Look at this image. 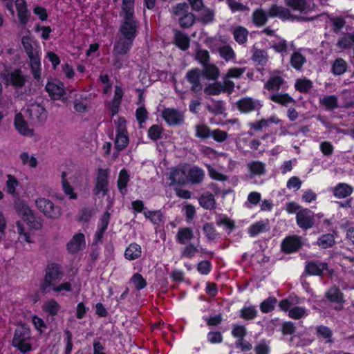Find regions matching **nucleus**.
Masks as SVG:
<instances>
[{
  "label": "nucleus",
  "mask_w": 354,
  "mask_h": 354,
  "mask_svg": "<svg viewBox=\"0 0 354 354\" xmlns=\"http://www.w3.org/2000/svg\"><path fill=\"white\" fill-rule=\"evenodd\" d=\"M27 223L28 226L33 230H40L42 227L43 223L41 219L37 218L34 213L24 221Z\"/></svg>",
  "instance_id": "58"
},
{
  "label": "nucleus",
  "mask_w": 354,
  "mask_h": 354,
  "mask_svg": "<svg viewBox=\"0 0 354 354\" xmlns=\"http://www.w3.org/2000/svg\"><path fill=\"white\" fill-rule=\"evenodd\" d=\"M63 273L61 266L55 263H49L45 270V277L42 288L44 290L57 284L62 278Z\"/></svg>",
  "instance_id": "4"
},
{
  "label": "nucleus",
  "mask_w": 354,
  "mask_h": 354,
  "mask_svg": "<svg viewBox=\"0 0 354 354\" xmlns=\"http://www.w3.org/2000/svg\"><path fill=\"white\" fill-rule=\"evenodd\" d=\"M176 237L179 243L185 245L194 238V232L190 227H182L178 230Z\"/></svg>",
  "instance_id": "28"
},
{
  "label": "nucleus",
  "mask_w": 354,
  "mask_h": 354,
  "mask_svg": "<svg viewBox=\"0 0 354 354\" xmlns=\"http://www.w3.org/2000/svg\"><path fill=\"white\" fill-rule=\"evenodd\" d=\"M257 315V310L254 306H245L240 312V316L245 320L254 319Z\"/></svg>",
  "instance_id": "54"
},
{
  "label": "nucleus",
  "mask_w": 354,
  "mask_h": 354,
  "mask_svg": "<svg viewBox=\"0 0 354 354\" xmlns=\"http://www.w3.org/2000/svg\"><path fill=\"white\" fill-rule=\"evenodd\" d=\"M326 296L329 301L337 304L335 309L340 310L342 308V304L344 302V297L339 289L335 287L331 288L328 290Z\"/></svg>",
  "instance_id": "24"
},
{
  "label": "nucleus",
  "mask_w": 354,
  "mask_h": 354,
  "mask_svg": "<svg viewBox=\"0 0 354 354\" xmlns=\"http://www.w3.org/2000/svg\"><path fill=\"white\" fill-rule=\"evenodd\" d=\"M3 80L7 85H12L16 88L22 87L26 82L24 75L19 69H15L4 74Z\"/></svg>",
  "instance_id": "11"
},
{
  "label": "nucleus",
  "mask_w": 354,
  "mask_h": 354,
  "mask_svg": "<svg viewBox=\"0 0 354 354\" xmlns=\"http://www.w3.org/2000/svg\"><path fill=\"white\" fill-rule=\"evenodd\" d=\"M201 73L209 80H216L220 75L219 68L213 64H207L203 66Z\"/></svg>",
  "instance_id": "29"
},
{
  "label": "nucleus",
  "mask_w": 354,
  "mask_h": 354,
  "mask_svg": "<svg viewBox=\"0 0 354 354\" xmlns=\"http://www.w3.org/2000/svg\"><path fill=\"white\" fill-rule=\"evenodd\" d=\"M268 17L261 9L256 10L252 14V21L257 26H263L267 22Z\"/></svg>",
  "instance_id": "48"
},
{
  "label": "nucleus",
  "mask_w": 354,
  "mask_h": 354,
  "mask_svg": "<svg viewBox=\"0 0 354 354\" xmlns=\"http://www.w3.org/2000/svg\"><path fill=\"white\" fill-rule=\"evenodd\" d=\"M277 299L274 297H270L264 300L260 305V309L262 313H268L272 311L277 304Z\"/></svg>",
  "instance_id": "52"
},
{
  "label": "nucleus",
  "mask_w": 354,
  "mask_h": 354,
  "mask_svg": "<svg viewBox=\"0 0 354 354\" xmlns=\"http://www.w3.org/2000/svg\"><path fill=\"white\" fill-rule=\"evenodd\" d=\"M236 104L238 110L245 114L259 111L263 106L260 100L250 97L241 98L236 102Z\"/></svg>",
  "instance_id": "6"
},
{
  "label": "nucleus",
  "mask_w": 354,
  "mask_h": 354,
  "mask_svg": "<svg viewBox=\"0 0 354 354\" xmlns=\"http://www.w3.org/2000/svg\"><path fill=\"white\" fill-rule=\"evenodd\" d=\"M21 42L28 56L39 53L33 48L32 39L30 36H24Z\"/></svg>",
  "instance_id": "56"
},
{
  "label": "nucleus",
  "mask_w": 354,
  "mask_h": 354,
  "mask_svg": "<svg viewBox=\"0 0 354 354\" xmlns=\"http://www.w3.org/2000/svg\"><path fill=\"white\" fill-rule=\"evenodd\" d=\"M28 111L30 118L34 122H42L46 120V109L39 104H31L29 106Z\"/></svg>",
  "instance_id": "21"
},
{
  "label": "nucleus",
  "mask_w": 354,
  "mask_h": 354,
  "mask_svg": "<svg viewBox=\"0 0 354 354\" xmlns=\"http://www.w3.org/2000/svg\"><path fill=\"white\" fill-rule=\"evenodd\" d=\"M306 272L311 275H320L324 270H328V264L324 262L311 261L306 263Z\"/></svg>",
  "instance_id": "22"
},
{
  "label": "nucleus",
  "mask_w": 354,
  "mask_h": 354,
  "mask_svg": "<svg viewBox=\"0 0 354 354\" xmlns=\"http://www.w3.org/2000/svg\"><path fill=\"white\" fill-rule=\"evenodd\" d=\"M35 204L37 209L48 218L56 220L62 215L61 208L48 198L39 197L35 199Z\"/></svg>",
  "instance_id": "2"
},
{
  "label": "nucleus",
  "mask_w": 354,
  "mask_h": 354,
  "mask_svg": "<svg viewBox=\"0 0 354 354\" xmlns=\"http://www.w3.org/2000/svg\"><path fill=\"white\" fill-rule=\"evenodd\" d=\"M335 242V238L333 234H326L318 239L317 244L319 248L326 249L332 247Z\"/></svg>",
  "instance_id": "43"
},
{
  "label": "nucleus",
  "mask_w": 354,
  "mask_h": 354,
  "mask_svg": "<svg viewBox=\"0 0 354 354\" xmlns=\"http://www.w3.org/2000/svg\"><path fill=\"white\" fill-rule=\"evenodd\" d=\"M109 173L106 169H100L98 171L96 183L93 189V193L99 197L104 196L108 192L109 187Z\"/></svg>",
  "instance_id": "9"
},
{
  "label": "nucleus",
  "mask_w": 354,
  "mask_h": 354,
  "mask_svg": "<svg viewBox=\"0 0 354 354\" xmlns=\"http://www.w3.org/2000/svg\"><path fill=\"white\" fill-rule=\"evenodd\" d=\"M270 47L278 53L286 54L290 48L295 49L293 42L288 43L285 39L275 36L270 41Z\"/></svg>",
  "instance_id": "15"
},
{
  "label": "nucleus",
  "mask_w": 354,
  "mask_h": 354,
  "mask_svg": "<svg viewBox=\"0 0 354 354\" xmlns=\"http://www.w3.org/2000/svg\"><path fill=\"white\" fill-rule=\"evenodd\" d=\"M305 62L306 58L299 51H295L292 54L290 64L294 68L299 70Z\"/></svg>",
  "instance_id": "46"
},
{
  "label": "nucleus",
  "mask_w": 354,
  "mask_h": 354,
  "mask_svg": "<svg viewBox=\"0 0 354 354\" xmlns=\"http://www.w3.org/2000/svg\"><path fill=\"white\" fill-rule=\"evenodd\" d=\"M110 220V214L109 212H105L100 219L98 223V229L95 234L94 241L97 243L100 241L103 237L104 233L106 231Z\"/></svg>",
  "instance_id": "25"
},
{
  "label": "nucleus",
  "mask_w": 354,
  "mask_h": 354,
  "mask_svg": "<svg viewBox=\"0 0 354 354\" xmlns=\"http://www.w3.org/2000/svg\"><path fill=\"white\" fill-rule=\"evenodd\" d=\"M14 124L16 130L21 135L25 136H32L33 130L30 129L24 120L21 113H18L16 114L14 120Z\"/></svg>",
  "instance_id": "20"
},
{
  "label": "nucleus",
  "mask_w": 354,
  "mask_h": 354,
  "mask_svg": "<svg viewBox=\"0 0 354 354\" xmlns=\"http://www.w3.org/2000/svg\"><path fill=\"white\" fill-rule=\"evenodd\" d=\"M30 62L31 69L34 77L36 79L40 77L41 63L39 53L28 56Z\"/></svg>",
  "instance_id": "39"
},
{
  "label": "nucleus",
  "mask_w": 354,
  "mask_h": 354,
  "mask_svg": "<svg viewBox=\"0 0 354 354\" xmlns=\"http://www.w3.org/2000/svg\"><path fill=\"white\" fill-rule=\"evenodd\" d=\"M252 58L258 64L264 65L268 61V54L263 50H257L254 52Z\"/></svg>",
  "instance_id": "62"
},
{
  "label": "nucleus",
  "mask_w": 354,
  "mask_h": 354,
  "mask_svg": "<svg viewBox=\"0 0 354 354\" xmlns=\"http://www.w3.org/2000/svg\"><path fill=\"white\" fill-rule=\"evenodd\" d=\"M269 230L268 221H260L252 224L248 229V233L251 236H255L259 234Z\"/></svg>",
  "instance_id": "35"
},
{
  "label": "nucleus",
  "mask_w": 354,
  "mask_h": 354,
  "mask_svg": "<svg viewBox=\"0 0 354 354\" xmlns=\"http://www.w3.org/2000/svg\"><path fill=\"white\" fill-rule=\"evenodd\" d=\"M235 41L239 44H244L248 41V31L243 26L235 28L232 32Z\"/></svg>",
  "instance_id": "36"
},
{
  "label": "nucleus",
  "mask_w": 354,
  "mask_h": 354,
  "mask_svg": "<svg viewBox=\"0 0 354 354\" xmlns=\"http://www.w3.org/2000/svg\"><path fill=\"white\" fill-rule=\"evenodd\" d=\"M199 203L205 209H214L216 205L214 195L211 193L203 194L199 198Z\"/></svg>",
  "instance_id": "42"
},
{
  "label": "nucleus",
  "mask_w": 354,
  "mask_h": 354,
  "mask_svg": "<svg viewBox=\"0 0 354 354\" xmlns=\"http://www.w3.org/2000/svg\"><path fill=\"white\" fill-rule=\"evenodd\" d=\"M85 236L82 233L75 234L67 243V250L70 253H75L85 248Z\"/></svg>",
  "instance_id": "18"
},
{
  "label": "nucleus",
  "mask_w": 354,
  "mask_h": 354,
  "mask_svg": "<svg viewBox=\"0 0 354 354\" xmlns=\"http://www.w3.org/2000/svg\"><path fill=\"white\" fill-rule=\"evenodd\" d=\"M247 167L251 175L261 176L266 171V165L260 161H251Z\"/></svg>",
  "instance_id": "38"
},
{
  "label": "nucleus",
  "mask_w": 354,
  "mask_h": 354,
  "mask_svg": "<svg viewBox=\"0 0 354 354\" xmlns=\"http://www.w3.org/2000/svg\"><path fill=\"white\" fill-rule=\"evenodd\" d=\"M115 2L118 0H113ZM134 0H122L120 16L121 22L119 28L120 35L133 39L136 38L139 23L134 17Z\"/></svg>",
  "instance_id": "1"
},
{
  "label": "nucleus",
  "mask_w": 354,
  "mask_h": 354,
  "mask_svg": "<svg viewBox=\"0 0 354 354\" xmlns=\"http://www.w3.org/2000/svg\"><path fill=\"white\" fill-rule=\"evenodd\" d=\"M195 136L201 139H207L211 136L209 127L203 123L198 124L195 126Z\"/></svg>",
  "instance_id": "47"
},
{
  "label": "nucleus",
  "mask_w": 354,
  "mask_h": 354,
  "mask_svg": "<svg viewBox=\"0 0 354 354\" xmlns=\"http://www.w3.org/2000/svg\"><path fill=\"white\" fill-rule=\"evenodd\" d=\"M62 187L64 193L71 200H75L77 198V194L74 192L73 187L71 183H75V175L71 172H62L61 176Z\"/></svg>",
  "instance_id": "10"
},
{
  "label": "nucleus",
  "mask_w": 354,
  "mask_h": 354,
  "mask_svg": "<svg viewBox=\"0 0 354 354\" xmlns=\"http://www.w3.org/2000/svg\"><path fill=\"white\" fill-rule=\"evenodd\" d=\"M162 118L169 125H176L183 120V115L174 109H165L162 113Z\"/></svg>",
  "instance_id": "16"
},
{
  "label": "nucleus",
  "mask_w": 354,
  "mask_h": 354,
  "mask_svg": "<svg viewBox=\"0 0 354 354\" xmlns=\"http://www.w3.org/2000/svg\"><path fill=\"white\" fill-rule=\"evenodd\" d=\"M268 15L270 17H277L281 19H290L292 15L290 10L283 6L273 5L268 10Z\"/></svg>",
  "instance_id": "26"
},
{
  "label": "nucleus",
  "mask_w": 354,
  "mask_h": 354,
  "mask_svg": "<svg viewBox=\"0 0 354 354\" xmlns=\"http://www.w3.org/2000/svg\"><path fill=\"white\" fill-rule=\"evenodd\" d=\"M284 80L278 74H272L264 85V88L268 91H279Z\"/></svg>",
  "instance_id": "32"
},
{
  "label": "nucleus",
  "mask_w": 354,
  "mask_h": 354,
  "mask_svg": "<svg viewBox=\"0 0 354 354\" xmlns=\"http://www.w3.org/2000/svg\"><path fill=\"white\" fill-rule=\"evenodd\" d=\"M14 207L17 213L22 217L24 221H25L26 218H28L34 213L30 206L21 201L15 202Z\"/></svg>",
  "instance_id": "31"
},
{
  "label": "nucleus",
  "mask_w": 354,
  "mask_h": 354,
  "mask_svg": "<svg viewBox=\"0 0 354 354\" xmlns=\"http://www.w3.org/2000/svg\"><path fill=\"white\" fill-rule=\"evenodd\" d=\"M142 254V248L140 245L137 243L130 244L125 250L124 257L129 260L133 261L140 257Z\"/></svg>",
  "instance_id": "33"
},
{
  "label": "nucleus",
  "mask_w": 354,
  "mask_h": 354,
  "mask_svg": "<svg viewBox=\"0 0 354 354\" xmlns=\"http://www.w3.org/2000/svg\"><path fill=\"white\" fill-rule=\"evenodd\" d=\"M301 238L298 236H290L283 239L281 248L286 253H292L297 251L301 246Z\"/></svg>",
  "instance_id": "13"
},
{
  "label": "nucleus",
  "mask_w": 354,
  "mask_h": 354,
  "mask_svg": "<svg viewBox=\"0 0 354 354\" xmlns=\"http://www.w3.org/2000/svg\"><path fill=\"white\" fill-rule=\"evenodd\" d=\"M346 62L343 59L338 58L332 66V71L335 75H340L346 71Z\"/></svg>",
  "instance_id": "53"
},
{
  "label": "nucleus",
  "mask_w": 354,
  "mask_h": 354,
  "mask_svg": "<svg viewBox=\"0 0 354 354\" xmlns=\"http://www.w3.org/2000/svg\"><path fill=\"white\" fill-rule=\"evenodd\" d=\"M296 222L300 228L310 229L315 224V214L308 208H303L297 212Z\"/></svg>",
  "instance_id": "7"
},
{
  "label": "nucleus",
  "mask_w": 354,
  "mask_h": 354,
  "mask_svg": "<svg viewBox=\"0 0 354 354\" xmlns=\"http://www.w3.org/2000/svg\"><path fill=\"white\" fill-rule=\"evenodd\" d=\"M115 124L116 128L115 147L118 150L121 151L126 148L129 144L126 120L123 118H119L115 121Z\"/></svg>",
  "instance_id": "5"
},
{
  "label": "nucleus",
  "mask_w": 354,
  "mask_h": 354,
  "mask_svg": "<svg viewBox=\"0 0 354 354\" xmlns=\"http://www.w3.org/2000/svg\"><path fill=\"white\" fill-rule=\"evenodd\" d=\"M6 192L12 196H17L19 195V192H17V189L20 185L19 181L17 178L11 174H8L6 176Z\"/></svg>",
  "instance_id": "30"
},
{
  "label": "nucleus",
  "mask_w": 354,
  "mask_h": 354,
  "mask_svg": "<svg viewBox=\"0 0 354 354\" xmlns=\"http://www.w3.org/2000/svg\"><path fill=\"white\" fill-rule=\"evenodd\" d=\"M201 12V15L198 17V21L203 24H211L214 21L215 15L214 10L205 7Z\"/></svg>",
  "instance_id": "37"
},
{
  "label": "nucleus",
  "mask_w": 354,
  "mask_h": 354,
  "mask_svg": "<svg viewBox=\"0 0 354 354\" xmlns=\"http://www.w3.org/2000/svg\"><path fill=\"white\" fill-rule=\"evenodd\" d=\"M218 53L226 62H236V53L230 45H224L218 48Z\"/></svg>",
  "instance_id": "34"
},
{
  "label": "nucleus",
  "mask_w": 354,
  "mask_h": 354,
  "mask_svg": "<svg viewBox=\"0 0 354 354\" xmlns=\"http://www.w3.org/2000/svg\"><path fill=\"white\" fill-rule=\"evenodd\" d=\"M187 12H188V6L185 3H178L172 8V13L178 19H180Z\"/></svg>",
  "instance_id": "60"
},
{
  "label": "nucleus",
  "mask_w": 354,
  "mask_h": 354,
  "mask_svg": "<svg viewBox=\"0 0 354 354\" xmlns=\"http://www.w3.org/2000/svg\"><path fill=\"white\" fill-rule=\"evenodd\" d=\"M270 99L278 104L286 106L290 103L294 102V100L288 94L277 93L271 95Z\"/></svg>",
  "instance_id": "51"
},
{
  "label": "nucleus",
  "mask_w": 354,
  "mask_h": 354,
  "mask_svg": "<svg viewBox=\"0 0 354 354\" xmlns=\"http://www.w3.org/2000/svg\"><path fill=\"white\" fill-rule=\"evenodd\" d=\"M46 90L53 100H59L65 94L64 84L59 80L48 82Z\"/></svg>",
  "instance_id": "12"
},
{
  "label": "nucleus",
  "mask_w": 354,
  "mask_h": 354,
  "mask_svg": "<svg viewBox=\"0 0 354 354\" xmlns=\"http://www.w3.org/2000/svg\"><path fill=\"white\" fill-rule=\"evenodd\" d=\"M187 183L199 184L204 180L205 171L197 166H189L187 165Z\"/></svg>",
  "instance_id": "17"
},
{
  "label": "nucleus",
  "mask_w": 354,
  "mask_h": 354,
  "mask_svg": "<svg viewBox=\"0 0 354 354\" xmlns=\"http://www.w3.org/2000/svg\"><path fill=\"white\" fill-rule=\"evenodd\" d=\"M308 315V310L304 307L295 306L288 310V317L294 319H299Z\"/></svg>",
  "instance_id": "49"
},
{
  "label": "nucleus",
  "mask_w": 354,
  "mask_h": 354,
  "mask_svg": "<svg viewBox=\"0 0 354 354\" xmlns=\"http://www.w3.org/2000/svg\"><path fill=\"white\" fill-rule=\"evenodd\" d=\"M312 87V82L308 80H297L295 83V88L297 91L305 93Z\"/></svg>",
  "instance_id": "63"
},
{
  "label": "nucleus",
  "mask_w": 354,
  "mask_h": 354,
  "mask_svg": "<svg viewBox=\"0 0 354 354\" xmlns=\"http://www.w3.org/2000/svg\"><path fill=\"white\" fill-rule=\"evenodd\" d=\"M30 332L28 327L24 325L19 326L15 331L12 339V345L21 352L30 351L31 346L29 343Z\"/></svg>",
  "instance_id": "3"
},
{
  "label": "nucleus",
  "mask_w": 354,
  "mask_h": 354,
  "mask_svg": "<svg viewBox=\"0 0 354 354\" xmlns=\"http://www.w3.org/2000/svg\"><path fill=\"white\" fill-rule=\"evenodd\" d=\"M162 133V128L158 125H152L148 130V136L153 140H157L160 138Z\"/></svg>",
  "instance_id": "59"
},
{
  "label": "nucleus",
  "mask_w": 354,
  "mask_h": 354,
  "mask_svg": "<svg viewBox=\"0 0 354 354\" xmlns=\"http://www.w3.org/2000/svg\"><path fill=\"white\" fill-rule=\"evenodd\" d=\"M129 180V176L125 169H122L119 173L118 179V187L122 195L127 192L126 187Z\"/></svg>",
  "instance_id": "41"
},
{
  "label": "nucleus",
  "mask_w": 354,
  "mask_h": 354,
  "mask_svg": "<svg viewBox=\"0 0 354 354\" xmlns=\"http://www.w3.org/2000/svg\"><path fill=\"white\" fill-rule=\"evenodd\" d=\"M19 158L23 165H27L30 168H35L38 165V161L35 156L29 154L28 152L21 153Z\"/></svg>",
  "instance_id": "45"
},
{
  "label": "nucleus",
  "mask_w": 354,
  "mask_h": 354,
  "mask_svg": "<svg viewBox=\"0 0 354 354\" xmlns=\"http://www.w3.org/2000/svg\"><path fill=\"white\" fill-rule=\"evenodd\" d=\"M187 164H180L173 168L169 174L171 185H183L187 183Z\"/></svg>",
  "instance_id": "8"
},
{
  "label": "nucleus",
  "mask_w": 354,
  "mask_h": 354,
  "mask_svg": "<svg viewBox=\"0 0 354 354\" xmlns=\"http://www.w3.org/2000/svg\"><path fill=\"white\" fill-rule=\"evenodd\" d=\"M198 252V245H195L194 244H189L185 246L180 254L181 258H187V259H193L196 254Z\"/></svg>",
  "instance_id": "55"
},
{
  "label": "nucleus",
  "mask_w": 354,
  "mask_h": 354,
  "mask_svg": "<svg viewBox=\"0 0 354 354\" xmlns=\"http://www.w3.org/2000/svg\"><path fill=\"white\" fill-rule=\"evenodd\" d=\"M319 103L328 110H332L337 107V99L335 95H328L320 98Z\"/></svg>",
  "instance_id": "50"
},
{
  "label": "nucleus",
  "mask_w": 354,
  "mask_h": 354,
  "mask_svg": "<svg viewBox=\"0 0 354 354\" xmlns=\"http://www.w3.org/2000/svg\"><path fill=\"white\" fill-rule=\"evenodd\" d=\"M174 40L176 45L183 50H187L189 46V38L180 31L176 32Z\"/></svg>",
  "instance_id": "40"
},
{
  "label": "nucleus",
  "mask_w": 354,
  "mask_h": 354,
  "mask_svg": "<svg viewBox=\"0 0 354 354\" xmlns=\"http://www.w3.org/2000/svg\"><path fill=\"white\" fill-rule=\"evenodd\" d=\"M43 309L50 315L55 316L59 311L60 306L55 299H51L44 303Z\"/></svg>",
  "instance_id": "44"
},
{
  "label": "nucleus",
  "mask_w": 354,
  "mask_h": 354,
  "mask_svg": "<svg viewBox=\"0 0 354 354\" xmlns=\"http://www.w3.org/2000/svg\"><path fill=\"white\" fill-rule=\"evenodd\" d=\"M333 194L337 198H345L349 196L353 192V188L344 183H338L333 188Z\"/></svg>",
  "instance_id": "23"
},
{
  "label": "nucleus",
  "mask_w": 354,
  "mask_h": 354,
  "mask_svg": "<svg viewBox=\"0 0 354 354\" xmlns=\"http://www.w3.org/2000/svg\"><path fill=\"white\" fill-rule=\"evenodd\" d=\"M286 4L294 10L308 13L313 8L305 0H286Z\"/></svg>",
  "instance_id": "27"
},
{
  "label": "nucleus",
  "mask_w": 354,
  "mask_h": 354,
  "mask_svg": "<svg viewBox=\"0 0 354 354\" xmlns=\"http://www.w3.org/2000/svg\"><path fill=\"white\" fill-rule=\"evenodd\" d=\"M194 15L189 12L178 19L180 26L183 28H189L192 26L194 23Z\"/></svg>",
  "instance_id": "57"
},
{
  "label": "nucleus",
  "mask_w": 354,
  "mask_h": 354,
  "mask_svg": "<svg viewBox=\"0 0 354 354\" xmlns=\"http://www.w3.org/2000/svg\"><path fill=\"white\" fill-rule=\"evenodd\" d=\"M247 334L246 328L243 325L234 324L232 330V335L234 337L243 339Z\"/></svg>",
  "instance_id": "64"
},
{
  "label": "nucleus",
  "mask_w": 354,
  "mask_h": 354,
  "mask_svg": "<svg viewBox=\"0 0 354 354\" xmlns=\"http://www.w3.org/2000/svg\"><path fill=\"white\" fill-rule=\"evenodd\" d=\"M201 75V71L198 68L192 69L186 74V78L192 85L191 90L194 92L196 93L202 89V84L200 81Z\"/></svg>",
  "instance_id": "19"
},
{
  "label": "nucleus",
  "mask_w": 354,
  "mask_h": 354,
  "mask_svg": "<svg viewBox=\"0 0 354 354\" xmlns=\"http://www.w3.org/2000/svg\"><path fill=\"white\" fill-rule=\"evenodd\" d=\"M133 39L120 35L115 41L113 53L115 55H125L131 48Z\"/></svg>",
  "instance_id": "14"
},
{
  "label": "nucleus",
  "mask_w": 354,
  "mask_h": 354,
  "mask_svg": "<svg viewBox=\"0 0 354 354\" xmlns=\"http://www.w3.org/2000/svg\"><path fill=\"white\" fill-rule=\"evenodd\" d=\"M222 89L221 83L216 82L205 87L204 92L207 95H217L223 92Z\"/></svg>",
  "instance_id": "61"
}]
</instances>
